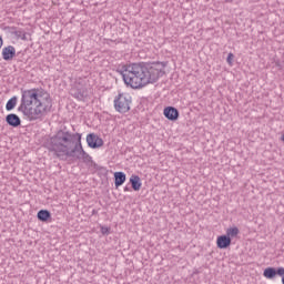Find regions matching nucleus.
I'll return each instance as SVG.
<instances>
[{"instance_id":"9b49d317","label":"nucleus","mask_w":284,"mask_h":284,"mask_svg":"<svg viewBox=\"0 0 284 284\" xmlns=\"http://www.w3.org/2000/svg\"><path fill=\"white\" fill-rule=\"evenodd\" d=\"M6 122L11 128H19V125H21V118L14 113H10L6 116Z\"/></svg>"},{"instance_id":"1a4fd4ad","label":"nucleus","mask_w":284,"mask_h":284,"mask_svg":"<svg viewBox=\"0 0 284 284\" xmlns=\"http://www.w3.org/2000/svg\"><path fill=\"white\" fill-rule=\"evenodd\" d=\"M164 116L169 121H179V110L174 106H166L164 109Z\"/></svg>"},{"instance_id":"ddd939ff","label":"nucleus","mask_w":284,"mask_h":284,"mask_svg":"<svg viewBox=\"0 0 284 284\" xmlns=\"http://www.w3.org/2000/svg\"><path fill=\"white\" fill-rule=\"evenodd\" d=\"M125 173L123 172H115L114 173V185L115 187H121V185H123V183H125Z\"/></svg>"},{"instance_id":"f03ea898","label":"nucleus","mask_w":284,"mask_h":284,"mask_svg":"<svg viewBox=\"0 0 284 284\" xmlns=\"http://www.w3.org/2000/svg\"><path fill=\"white\" fill-rule=\"evenodd\" d=\"M52 111V98L43 89L22 91L21 103L18 112H22L30 121H37Z\"/></svg>"},{"instance_id":"0eeeda50","label":"nucleus","mask_w":284,"mask_h":284,"mask_svg":"<svg viewBox=\"0 0 284 284\" xmlns=\"http://www.w3.org/2000/svg\"><path fill=\"white\" fill-rule=\"evenodd\" d=\"M87 143L89 148L92 150H97L98 148H103V139L94 133H89L87 135Z\"/></svg>"},{"instance_id":"4468645a","label":"nucleus","mask_w":284,"mask_h":284,"mask_svg":"<svg viewBox=\"0 0 284 284\" xmlns=\"http://www.w3.org/2000/svg\"><path fill=\"white\" fill-rule=\"evenodd\" d=\"M37 216L42 223H47L49 219H52V213L48 210H40Z\"/></svg>"},{"instance_id":"2eb2a0df","label":"nucleus","mask_w":284,"mask_h":284,"mask_svg":"<svg viewBox=\"0 0 284 284\" xmlns=\"http://www.w3.org/2000/svg\"><path fill=\"white\" fill-rule=\"evenodd\" d=\"M11 34H14L17 39H21L22 41H28V37H26V33L23 30H17V28H11Z\"/></svg>"},{"instance_id":"393cba45","label":"nucleus","mask_w":284,"mask_h":284,"mask_svg":"<svg viewBox=\"0 0 284 284\" xmlns=\"http://www.w3.org/2000/svg\"><path fill=\"white\" fill-rule=\"evenodd\" d=\"M225 1H226V3H232L233 0H225Z\"/></svg>"},{"instance_id":"dca6fc26","label":"nucleus","mask_w":284,"mask_h":284,"mask_svg":"<svg viewBox=\"0 0 284 284\" xmlns=\"http://www.w3.org/2000/svg\"><path fill=\"white\" fill-rule=\"evenodd\" d=\"M263 276L265 278H274L276 276V268L274 267H267L264 270Z\"/></svg>"},{"instance_id":"b1692460","label":"nucleus","mask_w":284,"mask_h":284,"mask_svg":"<svg viewBox=\"0 0 284 284\" xmlns=\"http://www.w3.org/2000/svg\"><path fill=\"white\" fill-rule=\"evenodd\" d=\"M3 47V38L0 36V49Z\"/></svg>"},{"instance_id":"4be33fe9","label":"nucleus","mask_w":284,"mask_h":284,"mask_svg":"<svg viewBox=\"0 0 284 284\" xmlns=\"http://www.w3.org/2000/svg\"><path fill=\"white\" fill-rule=\"evenodd\" d=\"M102 234H110V229L108 226H101Z\"/></svg>"},{"instance_id":"f257e3e1","label":"nucleus","mask_w":284,"mask_h":284,"mask_svg":"<svg viewBox=\"0 0 284 284\" xmlns=\"http://www.w3.org/2000/svg\"><path fill=\"white\" fill-rule=\"evenodd\" d=\"M165 64L163 62H153L152 64L133 63L123 67L120 74L125 85L133 90H139L149 83H156L165 74Z\"/></svg>"},{"instance_id":"f3484780","label":"nucleus","mask_w":284,"mask_h":284,"mask_svg":"<svg viewBox=\"0 0 284 284\" xmlns=\"http://www.w3.org/2000/svg\"><path fill=\"white\" fill-rule=\"evenodd\" d=\"M17 108V97H12L6 104V110L8 112L14 110Z\"/></svg>"},{"instance_id":"20e7f679","label":"nucleus","mask_w":284,"mask_h":284,"mask_svg":"<svg viewBox=\"0 0 284 284\" xmlns=\"http://www.w3.org/2000/svg\"><path fill=\"white\" fill-rule=\"evenodd\" d=\"M130 103H132V98L128 93H120L114 99V109L120 114H125V112H130Z\"/></svg>"},{"instance_id":"a211bd4d","label":"nucleus","mask_w":284,"mask_h":284,"mask_svg":"<svg viewBox=\"0 0 284 284\" xmlns=\"http://www.w3.org/2000/svg\"><path fill=\"white\" fill-rule=\"evenodd\" d=\"M226 236H231L232 239H234V236H239V227H231V229H227L226 231Z\"/></svg>"},{"instance_id":"6e6552de","label":"nucleus","mask_w":284,"mask_h":284,"mask_svg":"<svg viewBox=\"0 0 284 284\" xmlns=\"http://www.w3.org/2000/svg\"><path fill=\"white\" fill-rule=\"evenodd\" d=\"M14 57H17V49L13 45H8L2 48L3 61H12Z\"/></svg>"},{"instance_id":"6ab92c4d","label":"nucleus","mask_w":284,"mask_h":284,"mask_svg":"<svg viewBox=\"0 0 284 284\" xmlns=\"http://www.w3.org/2000/svg\"><path fill=\"white\" fill-rule=\"evenodd\" d=\"M94 170H97L98 172H101V174H108V169H105V166L94 164Z\"/></svg>"},{"instance_id":"5701e85b","label":"nucleus","mask_w":284,"mask_h":284,"mask_svg":"<svg viewBox=\"0 0 284 284\" xmlns=\"http://www.w3.org/2000/svg\"><path fill=\"white\" fill-rule=\"evenodd\" d=\"M124 192H132V189H130V186H125Z\"/></svg>"},{"instance_id":"412c9836","label":"nucleus","mask_w":284,"mask_h":284,"mask_svg":"<svg viewBox=\"0 0 284 284\" xmlns=\"http://www.w3.org/2000/svg\"><path fill=\"white\" fill-rule=\"evenodd\" d=\"M226 61L230 65H232V61H234V53H229Z\"/></svg>"},{"instance_id":"f8f14e48","label":"nucleus","mask_w":284,"mask_h":284,"mask_svg":"<svg viewBox=\"0 0 284 284\" xmlns=\"http://www.w3.org/2000/svg\"><path fill=\"white\" fill-rule=\"evenodd\" d=\"M130 183H131V187L132 190H134V192H139V190H141V178L139 175H131L130 178Z\"/></svg>"},{"instance_id":"aec40b11","label":"nucleus","mask_w":284,"mask_h":284,"mask_svg":"<svg viewBox=\"0 0 284 284\" xmlns=\"http://www.w3.org/2000/svg\"><path fill=\"white\" fill-rule=\"evenodd\" d=\"M277 274V276H284V268L283 267H278L275 268V275Z\"/></svg>"},{"instance_id":"39448f33","label":"nucleus","mask_w":284,"mask_h":284,"mask_svg":"<svg viewBox=\"0 0 284 284\" xmlns=\"http://www.w3.org/2000/svg\"><path fill=\"white\" fill-rule=\"evenodd\" d=\"M71 97L77 101H85L88 99V89L81 83H75L70 90Z\"/></svg>"},{"instance_id":"7ed1b4c3","label":"nucleus","mask_w":284,"mask_h":284,"mask_svg":"<svg viewBox=\"0 0 284 284\" xmlns=\"http://www.w3.org/2000/svg\"><path fill=\"white\" fill-rule=\"evenodd\" d=\"M80 141V133H72L62 129L47 141L45 148L57 159L64 160L65 156H74V149L79 145Z\"/></svg>"},{"instance_id":"9d476101","label":"nucleus","mask_w":284,"mask_h":284,"mask_svg":"<svg viewBox=\"0 0 284 284\" xmlns=\"http://www.w3.org/2000/svg\"><path fill=\"white\" fill-rule=\"evenodd\" d=\"M216 245L219 250H227L232 245V239L227 235H220L216 240Z\"/></svg>"},{"instance_id":"423d86ee","label":"nucleus","mask_w":284,"mask_h":284,"mask_svg":"<svg viewBox=\"0 0 284 284\" xmlns=\"http://www.w3.org/2000/svg\"><path fill=\"white\" fill-rule=\"evenodd\" d=\"M71 159H79L83 161V163H90L92 161V156L83 150V145L81 144V140L78 145L73 149V155H69Z\"/></svg>"}]
</instances>
